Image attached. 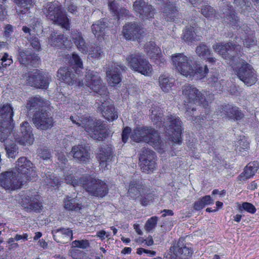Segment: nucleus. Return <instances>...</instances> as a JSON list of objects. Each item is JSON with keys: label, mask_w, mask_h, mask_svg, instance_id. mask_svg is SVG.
Returning a JSON list of instances; mask_svg holds the SVG:
<instances>
[{"label": "nucleus", "mask_w": 259, "mask_h": 259, "mask_svg": "<svg viewBox=\"0 0 259 259\" xmlns=\"http://www.w3.org/2000/svg\"><path fill=\"white\" fill-rule=\"evenodd\" d=\"M71 63H74L77 67L82 68V63L79 57L75 54H72V58L71 59Z\"/></svg>", "instance_id": "nucleus-57"}, {"label": "nucleus", "mask_w": 259, "mask_h": 259, "mask_svg": "<svg viewBox=\"0 0 259 259\" xmlns=\"http://www.w3.org/2000/svg\"><path fill=\"white\" fill-rule=\"evenodd\" d=\"M72 40L78 49L83 54L88 52V48L81 34L79 32L72 34Z\"/></svg>", "instance_id": "nucleus-36"}, {"label": "nucleus", "mask_w": 259, "mask_h": 259, "mask_svg": "<svg viewBox=\"0 0 259 259\" xmlns=\"http://www.w3.org/2000/svg\"><path fill=\"white\" fill-rule=\"evenodd\" d=\"M98 157L100 161V166L102 169L108 168L107 166L113 158V150L111 147L104 146L99 151Z\"/></svg>", "instance_id": "nucleus-24"}, {"label": "nucleus", "mask_w": 259, "mask_h": 259, "mask_svg": "<svg viewBox=\"0 0 259 259\" xmlns=\"http://www.w3.org/2000/svg\"><path fill=\"white\" fill-rule=\"evenodd\" d=\"M166 128L165 132L169 136V139L175 143L179 144L181 142L182 121L175 116L170 115L166 117V121L163 122Z\"/></svg>", "instance_id": "nucleus-11"}, {"label": "nucleus", "mask_w": 259, "mask_h": 259, "mask_svg": "<svg viewBox=\"0 0 259 259\" xmlns=\"http://www.w3.org/2000/svg\"><path fill=\"white\" fill-rule=\"evenodd\" d=\"M172 65L181 74L188 77L190 75L194 64L192 58L183 53H177L171 57Z\"/></svg>", "instance_id": "nucleus-10"}, {"label": "nucleus", "mask_w": 259, "mask_h": 259, "mask_svg": "<svg viewBox=\"0 0 259 259\" xmlns=\"http://www.w3.org/2000/svg\"><path fill=\"white\" fill-rule=\"evenodd\" d=\"M70 154L74 160L80 163H87L90 158V148L85 144H78L72 147Z\"/></svg>", "instance_id": "nucleus-20"}, {"label": "nucleus", "mask_w": 259, "mask_h": 259, "mask_svg": "<svg viewBox=\"0 0 259 259\" xmlns=\"http://www.w3.org/2000/svg\"><path fill=\"white\" fill-rule=\"evenodd\" d=\"M38 155L43 159H47L50 158L51 154L48 150L45 149H40L38 150Z\"/></svg>", "instance_id": "nucleus-61"}, {"label": "nucleus", "mask_w": 259, "mask_h": 259, "mask_svg": "<svg viewBox=\"0 0 259 259\" xmlns=\"http://www.w3.org/2000/svg\"><path fill=\"white\" fill-rule=\"evenodd\" d=\"M231 66L238 78L246 85L251 86L257 81V76L254 70L245 61L238 57L237 62H232Z\"/></svg>", "instance_id": "nucleus-4"}, {"label": "nucleus", "mask_w": 259, "mask_h": 259, "mask_svg": "<svg viewBox=\"0 0 259 259\" xmlns=\"http://www.w3.org/2000/svg\"><path fill=\"white\" fill-rule=\"evenodd\" d=\"M14 136L16 141L22 145H31L34 141L32 127L27 121L21 124L20 132Z\"/></svg>", "instance_id": "nucleus-18"}, {"label": "nucleus", "mask_w": 259, "mask_h": 259, "mask_svg": "<svg viewBox=\"0 0 259 259\" xmlns=\"http://www.w3.org/2000/svg\"><path fill=\"white\" fill-rule=\"evenodd\" d=\"M78 85L82 87H87L94 92L105 96L103 97L104 99H108L106 87L102 85L100 77L95 74L93 71H89L84 79L78 82Z\"/></svg>", "instance_id": "nucleus-9"}, {"label": "nucleus", "mask_w": 259, "mask_h": 259, "mask_svg": "<svg viewBox=\"0 0 259 259\" xmlns=\"http://www.w3.org/2000/svg\"><path fill=\"white\" fill-rule=\"evenodd\" d=\"M169 252L175 259H188L193 253L191 248L187 246L183 238L179 239L178 242L170 247Z\"/></svg>", "instance_id": "nucleus-19"}, {"label": "nucleus", "mask_w": 259, "mask_h": 259, "mask_svg": "<svg viewBox=\"0 0 259 259\" xmlns=\"http://www.w3.org/2000/svg\"><path fill=\"white\" fill-rule=\"evenodd\" d=\"M214 51L221 55L226 59H230V64L231 65L232 62H236L237 58L233 56V52L240 51L241 47L239 45H233L232 42L218 43L212 46Z\"/></svg>", "instance_id": "nucleus-13"}, {"label": "nucleus", "mask_w": 259, "mask_h": 259, "mask_svg": "<svg viewBox=\"0 0 259 259\" xmlns=\"http://www.w3.org/2000/svg\"><path fill=\"white\" fill-rule=\"evenodd\" d=\"M18 147L15 144L7 145L5 147L7 155L9 158H15L18 153Z\"/></svg>", "instance_id": "nucleus-51"}, {"label": "nucleus", "mask_w": 259, "mask_h": 259, "mask_svg": "<svg viewBox=\"0 0 259 259\" xmlns=\"http://www.w3.org/2000/svg\"><path fill=\"white\" fill-rule=\"evenodd\" d=\"M64 179L67 184L75 187L82 184L83 181L81 179H76L71 174H65Z\"/></svg>", "instance_id": "nucleus-53"}, {"label": "nucleus", "mask_w": 259, "mask_h": 259, "mask_svg": "<svg viewBox=\"0 0 259 259\" xmlns=\"http://www.w3.org/2000/svg\"><path fill=\"white\" fill-rule=\"evenodd\" d=\"M183 38L186 41H192L200 40V36L196 34L193 27L187 26L183 31Z\"/></svg>", "instance_id": "nucleus-40"}, {"label": "nucleus", "mask_w": 259, "mask_h": 259, "mask_svg": "<svg viewBox=\"0 0 259 259\" xmlns=\"http://www.w3.org/2000/svg\"><path fill=\"white\" fill-rule=\"evenodd\" d=\"M48 105V101L40 97H32L27 101L25 107L28 111L37 112L41 111V109Z\"/></svg>", "instance_id": "nucleus-23"}, {"label": "nucleus", "mask_w": 259, "mask_h": 259, "mask_svg": "<svg viewBox=\"0 0 259 259\" xmlns=\"http://www.w3.org/2000/svg\"><path fill=\"white\" fill-rule=\"evenodd\" d=\"M126 69L125 66L117 63L112 64L106 72L108 83L112 87L118 84L121 80L120 71H124Z\"/></svg>", "instance_id": "nucleus-21"}, {"label": "nucleus", "mask_w": 259, "mask_h": 259, "mask_svg": "<svg viewBox=\"0 0 259 259\" xmlns=\"http://www.w3.org/2000/svg\"><path fill=\"white\" fill-rule=\"evenodd\" d=\"M196 53L200 57L206 58L210 55L211 51L205 44H201L196 48Z\"/></svg>", "instance_id": "nucleus-48"}, {"label": "nucleus", "mask_w": 259, "mask_h": 259, "mask_svg": "<svg viewBox=\"0 0 259 259\" xmlns=\"http://www.w3.org/2000/svg\"><path fill=\"white\" fill-rule=\"evenodd\" d=\"M133 9L139 18L144 21L153 18L155 14L153 7L143 0H136L133 4Z\"/></svg>", "instance_id": "nucleus-17"}, {"label": "nucleus", "mask_w": 259, "mask_h": 259, "mask_svg": "<svg viewBox=\"0 0 259 259\" xmlns=\"http://www.w3.org/2000/svg\"><path fill=\"white\" fill-rule=\"evenodd\" d=\"M213 203V200L211 197L209 195H206L195 201L193 204V207L195 210H199L203 208L205 205Z\"/></svg>", "instance_id": "nucleus-43"}, {"label": "nucleus", "mask_w": 259, "mask_h": 259, "mask_svg": "<svg viewBox=\"0 0 259 259\" xmlns=\"http://www.w3.org/2000/svg\"><path fill=\"white\" fill-rule=\"evenodd\" d=\"M50 78L44 76L41 71L37 69L28 72L27 83L32 87L42 89H46L49 85Z\"/></svg>", "instance_id": "nucleus-16"}, {"label": "nucleus", "mask_w": 259, "mask_h": 259, "mask_svg": "<svg viewBox=\"0 0 259 259\" xmlns=\"http://www.w3.org/2000/svg\"><path fill=\"white\" fill-rule=\"evenodd\" d=\"M52 233L54 240L61 243L67 242L73 238L72 231L68 228L54 229L52 231Z\"/></svg>", "instance_id": "nucleus-26"}, {"label": "nucleus", "mask_w": 259, "mask_h": 259, "mask_svg": "<svg viewBox=\"0 0 259 259\" xmlns=\"http://www.w3.org/2000/svg\"><path fill=\"white\" fill-rule=\"evenodd\" d=\"M258 167L259 164L257 162L254 161L248 163L244 168V171L240 176V178L243 180L249 179L254 175Z\"/></svg>", "instance_id": "nucleus-35"}, {"label": "nucleus", "mask_w": 259, "mask_h": 259, "mask_svg": "<svg viewBox=\"0 0 259 259\" xmlns=\"http://www.w3.org/2000/svg\"><path fill=\"white\" fill-rule=\"evenodd\" d=\"M39 198L40 197L38 195L35 194L31 196L27 195L25 198V200L27 201L26 202L27 205L25 208L27 211L39 212L42 207L41 203L39 201Z\"/></svg>", "instance_id": "nucleus-31"}, {"label": "nucleus", "mask_w": 259, "mask_h": 259, "mask_svg": "<svg viewBox=\"0 0 259 259\" xmlns=\"http://www.w3.org/2000/svg\"><path fill=\"white\" fill-rule=\"evenodd\" d=\"M13 170L24 184L37 176L35 167L25 157H21L16 161L15 167Z\"/></svg>", "instance_id": "nucleus-7"}, {"label": "nucleus", "mask_w": 259, "mask_h": 259, "mask_svg": "<svg viewBox=\"0 0 259 259\" xmlns=\"http://www.w3.org/2000/svg\"><path fill=\"white\" fill-rule=\"evenodd\" d=\"M127 66L132 70L145 76H150L153 71L148 60L140 53L130 54L126 58Z\"/></svg>", "instance_id": "nucleus-6"}, {"label": "nucleus", "mask_w": 259, "mask_h": 259, "mask_svg": "<svg viewBox=\"0 0 259 259\" xmlns=\"http://www.w3.org/2000/svg\"><path fill=\"white\" fill-rule=\"evenodd\" d=\"M82 184L85 190L94 196L103 197L108 191L106 184L99 179L90 178L85 183Z\"/></svg>", "instance_id": "nucleus-12"}, {"label": "nucleus", "mask_w": 259, "mask_h": 259, "mask_svg": "<svg viewBox=\"0 0 259 259\" xmlns=\"http://www.w3.org/2000/svg\"><path fill=\"white\" fill-rule=\"evenodd\" d=\"M142 32V27L136 22L126 24L122 30L123 36L128 40L140 38Z\"/></svg>", "instance_id": "nucleus-22"}, {"label": "nucleus", "mask_w": 259, "mask_h": 259, "mask_svg": "<svg viewBox=\"0 0 259 259\" xmlns=\"http://www.w3.org/2000/svg\"><path fill=\"white\" fill-rule=\"evenodd\" d=\"M49 178L47 176L46 179H45V183L47 185H50L52 187L58 186L60 184L59 179L54 177V176H49Z\"/></svg>", "instance_id": "nucleus-56"}, {"label": "nucleus", "mask_w": 259, "mask_h": 259, "mask_svg": "<svg viewBox=\"0 0 259 259\" xmlns=\"http://www.w3.org/2000/svg\"><path fill=\"white\" fill-rule=\"evenodd\" d=\"M44 13L53 22L68 30L70 28L69 21L61 6L57 3H49L45 6Z\"/></svg>", "instance_id": "nucleus-5"}, {"label": "nucleus", "mask_w": 259, "mask_h": 259, "mask_svg": "<svg viewBox=\"0 0 259 259\" xmlns=\"http://www.w3.org/2000/svg\"><path fill=\"white\" fill-rule=\"evenodd\" d=\"M1 127L2 132H0L1 135L2 136H4V139H0V141L5 142L6 140H7V138L9 136V135L11 134L12 128L14 127V124H11L8 125H5L4 123L1 124Z\"/></svg>", "instance_id": "nucleus-52"}, {"label": "nucleus", "mask_w": 259, "mask_h": 259, "mask_svg": "<svg viewBox=\"0 0 259 259\" xmlns=\"http://www.w3.org/2000/svg\"><path fill=\"white\" fill-rule=\"evenodd\" d=\"M57 76L62 80L69 85H72L76 82V75L67 67L60 68L58 71Z\"/></svg>", "instance_id": "nucleus-29"}, {"label": "nucleus", "mask_w": 259, "mask_h": 259, "mask_svg": "<svg viewBox=\"0 0 259 259\" xmlns=\"http://www.w3.org/2000/svg\"><path fill=\"white\" fill-rule=\"evenodd\" d=\"M19 60L21 64L25 65L35 66L39 63V58L36 55L23 51H19Z\"/></svg>", "instance_id": "nucleus-30"}, {"label": "nucleus", "mask_w": 259, "mask_h": 259, "mask_svg": "<svg viewBox=\"0 0 259 259\" xmlns=\"http://www.w3.org/2000/svg\"><path fill=\"white\" fill-rule=\"evenodd\" d=\"M242 207L245 210L251 213H254L256 211V209L254 206L248 202L243 203Z\"/></svg>", "instance_id": "nucleus-59"}, {"label": "nucleus", "mask_w": 259, "mask_h": 259, "mask_svg": "<svg viewBox=\"0 0 259 259\" xmlns=\"http://www.w3.org/2000/svg\"><path fill=\"white\" fill-rule=\"evenodd\" d=\"M256 40L253 36H248L247 39H245L243 42V45L246 47H249L255 44Z\"/></svg>", "instance_id": "nucleus-63"}, {"label": "nucleus", "mask_w": 259, "mask_h": 259, "mask_svg": "<svg viewBox=\"0 0 259 259\" xmlns=\"http://www.w3.org/2000/svg\"><path fill=\"white\" fill-rule=\"evenodd\" d=\"M89 55L92 58H99L104 55V53L100 47L94 45L91 47Z\"/></svg>", "instance_id": "nucleus-49"}, {"label": "nucleus", "mask_w": 259, "mask_h": 259, "mask_svg": "<svg viewBox=\"0 0 259 259\" xmlns=\"http://www.w3.org/2000/svg\"><path fill=\"white\" fill-rule=\"evenodd\" d=\"M25 184L13 169L0 174V187L6 191H15Z\"/></svg>", "instance_id": "nucleus-8"}, {"label": "nucleus", "mask_w": 259, "mask_h": 259, "mask_svg": "<svg viewBox=\"0 0 259 259\" xmlns=\"http://www.w3.org/2000/svg\"><path fill=\"white\" fill-rule=\"evenodd\" d=\"M159 85L164 92H168L174 84V79L165 75H161L159 77Z\"/></svg>", "instance_id": "nucleus-41"}, {"label": "nucleus", "mask_w": 259, "mask_h": 259, "mask_svg": "<svg viewBox=\"0 0 259 259\" xmlns=\"http://www.w3.org/2000/svg\"><path fill=\"white\" fill-rule=\"evenodd\" d=\"M131 139L135 142H144L158 148L161 140L158 133L154 128L147 126L137 127L132 133Z\"/></svg>", "instance_id": "nucleus-3"}, {"label": "nucleus", "mask_w": 259, "mask_h": 259, "mask_svg": "<svg viewBox=\"0 0 259 259\" xmlns=\"http://www.w3.org/2000/svg\"><path fill=\"white\" fill-rule=\"evenodd\" d=\"M182 96L184 99L185 104L186 105V115L190 117V120L195 122H201L206 118L204 115L200 116H195L194 112L196 108L189 106L188 104H199L202 105L204 108L208 106V103L205 99L203 91H200L193 85L186 84L182 87Z\"/></svg>", "instance_id": "nucleus-1"}, {"label": "nucleus", "mask_w": 259, "mask_h": 259, "mask_svg": "<svg viewBox=\"0 0 259 259\" xmlns=\"http://www.w3.org/2000/svg\"><path fill=\"white\" fill-rule=\"evenodd\" d=\"M151 118L153 122L155 123V124H158V126H160L161 122H162V116L159 114L158 116L157 115V113L155 111L152 110L151 111Z\"/></svg>", "instance_id": "nucleus-58"}, {"label": "nucleus", "mask_w": 259, "mask_h": 259, "mask_svg": "<svg viewBox=\"0 0 259 259\" xmlns=\"http://www.w3.org/2000/svg\"><path fill=\"white\" fill-rule=\"evenodd\" d=\"M145 189L144 185L140 181H131L128 190V196L134 200H137L145 191Z\"/></svg>", "instance_id": "nucleus-28"}, {"label": "nucleus", "mask_w": 259, "mask_h": 259, "mask_svg": "<svg viewBox=\"0 0 259 259\" xmlns=\"http://www.w3.org/2000/svg\"><path fill=\"white\" fill-rule=\"evenodd\" d=\"M72 245L75 247L86 249L90 246V243L87 240H75L72 242Z\"/></svg>", "instance_id": "nucleus-55"}, {"label": "nucleus", "mask_w": 259, "mask_h": 259, "mask_svg": "<svg viewBox=\"0 0 259 259\" xmlns=\"http://www.w3.org/2000/svg\"><path fill=\"white\" fill-rule=\"evenodd\" d=\"M155 153L148 149H144L139 157V165L143 172L149 173L156 167Z\"/></svg>", "instance_id": "nucleus-15"}, {"label": "nucleus", "mask_w": 259, "mask_h": 259, "mask_svg": "<svg viewBox=\"0 0 259 259\" xmlns=\"http://www.w3.org/2000/svg\"><path fill=\"white\" fill-rule=\"evenodd\" d=\"M224 114L230 119L239 120L244 117L243 113L238 107L226 106L224 107Z\"/></svg>", "instance_id": "nucleus-34"}, {"label": "nucleus", "mask_w": 259, "mask_h": 259, "mask_svg": "<svg viewBox=\"0 0 259 259\" xmlns=\"http://www.w3.org/2000/svg\"><path fill=\"white\" fill-rule=\"evenodd\" d=\"M201 14L208 18H214L215 16V10L210 6L205 5L201 9Z\"/></svg>", "instance_id": "nucleus-50"}, {"label": "nucleus", "mask_w": 259, "mask_h": 259, "mask_svg": "<svg viewBox=\"0 0 259 259\" xmlns=\"http://www.w3.org/2000/svg\"><path fill=\"white\" fill-rule=\"evenodd\" d=\"M222 83H223V81L222 79H219L218 75H212L208 79V83L214 87L215 90L219 91H221L223 87Z\"/></svg>", "instance_id": "nucleus-47"}, {"label": "nucleus", "mask_w": 259, "mask_h": 259, "mask_svg": "<svg viewBox=\"0 0 259 259\" xmlns=\"http://www.w3.org/2000/svg\"><path fill=\"white\" fill-rule=\"evenodd\" d=\"M14 2L20 8L17 9V13L20 16L22 17V15L26 14L28 16L30 13L29 12V9L33 6V0H14Z\"/></svg>", "instance_id": "nucleus-33"}, {"label": "nucleus", "mask_w": 259, "mask_h": 259, "mask_svg": "<svg viewBox=\"0 0 259 259\" xmlns=\"http://www.w3.org/2000/svg\"><path fill=\"white\" fill-rule=\"evenodd\" d=\"M131 132V129L128 127H125L122 133V141L123 143H126L128 139V135Z\"/></svg>", "instance_id": "nucleus-62"}, {"label": "nucleus", "mask_w": 259, "mask_h": 259, "mask_svg": "<svg viewBox=\"0 0 259 259\" xmlns=\"http://www.w3.org/2000/svg\"><path fill=\"white\" fill-rule=\"evenodd\" d=\"M107 27V23L103 19L93 24L92 26V30L96 36L99 37L103 34Z\"/></svg>", "instance_id": "nucleus-38"}, {"label": "nucleus", "mask_w": 259, "mask_h": 259, "mask_svg": "<svg viewBox=\"0 0 259 259\" xmlns=\"http://www.w3.org/2000/svg\"><path fill=\"white\" fill-rule=\"evenodd\" d=\"M225 20L232 26L234 27H237L239 25L238 23L240 22L239 19L236 15L233 9H230L228 12H226V16Z\"/></svg>", "instance_id": "nucleus-44"}, {"label": "nucleus", "mask_w": 259, "mask_h": 259, "mask_svg": "<svg viewBox=\"0 0 259 259\" xmlns=\"http://www.w3.org/2000/svg\"><path fill=\"white\" fill-rule=\"evenodd\" d=\"M32 121L35 127L40 130H47L54 125V119L51 113L45 109L33 114Z\"/></svg>", "instance_id": "nucleus-14"}, {"label": "nucleus", "mask_w": 259, "mask_h": 259, "mask_svg": "<svg viewBox=\"0 0 259 259\" xmlns=\"http://www.w3.org/2000/svg\"><path fill=\"white\" fill-rule=\"evenodd\" d=\"M145 50L146 53L151 57H154L159 53V49L156 46L155 42L150 41L146 44L145 47Z\"/></svg>", "instance_id": "nucleus-46"}, {"label": "nucleus", "mask_w": 259, "mask_h": 259, "mask_svg": "<svg viewBox=\"0 0 259 259\" xmlns=\"http://www.w3.org/2000/svg\"><path fill=\"white\" fill-rule=\"evenodd\" d=\"M110 10L119 19L120 16H127L130 12L124 8H119L118 5L115 1L109 3L108 4Z\"/></svg>", "instance_id": "nucleus-42"}, {"label": "nucleus", "mask_w": 259, "mask_h": 259, "mask_svg": "<svg viewBox=\"0 0 259 259\" xmlns=\"http://www.w3.org/2000/svg\"><path fill=\"white\" fill-rule=\"evenodd\" d=\"M157 221L158 218L156 216L148 219L145 225V230L148 232L152 231L156 227Z\"/></svg>", "instance_id": "nucleus-54"}, {"label": "nucleus", "mask_w": 259, "mask_h": 259, "mask_svg": "<svg viewBox=\"0 0 259 259\" xmlns=\"http://www.w3.org/2000/svg\"><path fill=\"white\" fill-rule=\"evenodd\" d=\"M64 207L68 210H78L81 209V206L80 203L77 201L76 197L71 198L70 196H66L64 200Z\"/></svg>", "instance_id": "nucleus-37"}, {"label": "nucleus", "mask_w": 259, "mask_h": 259, "mask_svg": "<svg viewBox=\"0 0 259 259\" xmlns=\"http://www.w3.org/2000/svg\"><path fill=\"white\" fill-rule=\"evenodd\" d=\"M101 105L98 107L103 116L108 120H113L118 117V115L113 105L109 101L100 100Z\"/></svg>", "instance_id": "nucleus-27"}, {"label": "nucleus", "mask_w": 259, "mask_h": 259, "mask_svg": "<svg viewBox=\"0 0 259 259\" xmlns=\"http://www.w3.org/2000/svg\"><path fill=\"white\" fill-rule=\"evenodd\" d=\"M30 41L31 46L35 50L39 51L40 50V44L37 37H34L32 38Z\"/></svg>", "instance_id": "nucleus-60"}, {"label": "nucleus", "mask_w": 259, "mask_h": 259, "mask_svg": "<svg viewBox=\"0 0 259 259\" xmlns=\"http://www.w3.org/2000/svg\"><path fill=\"white\" fill-rule=\"evenodd\" d=\"M177 9L172 4H166L164 8L163 16L167 21L175 20Z\"/></svg>", "instance_id": "nucleus-39"}, {"label": "nucleus", "mask_w": 259, "mask_h": 259, "mask_svg": "<svg viewBox=\"0 0 259 259\" xmlns=\"http://www.w3.org/2000/svg\"><path fill=\"white\" fill-rule=\"evenodd\" d=\"M191 72H192L188 75V78L191 79H201L206 76L208 72V69L206 65L201 66L194 64Z\"/></svg>", "instance_id": "nucleus-32"}, {"label": "nucleus", "mask_w": 259, "mask_h": 259, "mask_svg": "<svg viewBox=\"0 0 259 259\" xmlns=\"http://www.w3.org/2000/svg\"><path fill=\"white\" fill-rule=\"evenodd\" d=\"M70 119L74 124L81 127L95 140H103L109 134L100 120L94 119L91 117H80L77 115L71 116Z\"/></svg>", "instance_id": "nucleus-2"}, {"label": "nucleus", "mask_w": 259, "mask_h": 259, "mask_svg": "<svg viewBox=\"0 0 259 259\" xmlns=\"http://www.w3.org/2000/svg\"><path fill=\"white\" fill-rule=\"evenodd\" d=\"M49 44L55 47L69 48L71 47V42L63 35L54 32L51 33L48 39Z\"/></svg>", "instance_id": "nucleus-25"}, {"label": "nucleus", "mask_w": 259, "mask_h": 259, "mask_svg": "<svg viewBox=\"0 0 259 259\" xmlns=\"http://www.w3.org/2000/svg\"><path fill=\"white\" fill-rule=\"evenodd\" d=\"M8 57V54L5 53L1 58V61H2V64L3 66L9 65L12 63V59H9Z\"/></svg>", "instance_id": "nucleus-64"}, {"label": "nucleus", "mask_w": 259, "mask_h": 259, "mask_svg": "<svg viewBox=\"0 0 259 259\" xmlns=\"http://www.w3.org/2000/svg\"><path fill=\"white\" fill-rule=\"evenodd\" d=\"M139 199L142 205L147 206L154 199V194L145 189V191L143 192Z\"/></svg>", "instance_id": "nucleus-45"}]
</instances>
